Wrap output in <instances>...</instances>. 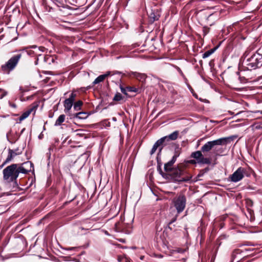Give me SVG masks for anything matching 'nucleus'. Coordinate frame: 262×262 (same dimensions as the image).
Segmentation results:
<instances>
[{
	"label": "nucleus",
	"mask_w": 262,
	"mask_h": 262,
	"mask_svg": "<svg viewBox=\"0 0 262 262\" xmlns=\"http://www.w3.org/2000/svg\"><path fill=\"white\" fill-rule=\"evenodd\" d=\"M244 70H251L262 66V55L255 53L249 57H245L241 61Z\"/></svg>",
	"instance_id": "obj_1"
},
{
	"label": "nucleus",
	"mask_w": 262,
	"mask_h": 262,
	"mask_svg": "<svg viewBox=\"0 0 262 262\" xmlns=\"http://www.w3.org/2000/svg\"><path fill=\"white\" fill-rule=\"evenodd\" d=\"M233 138V136H231L208 141L201 147V151L203 152H207L211 150L215 145H226L230 143Z\"/></svg>",
	"instance_id": "obj_2"
},
{
	"label": "nucleus",
	"mask_w": 262,
	"mask_h": 262,
	"mask_svg": "<svg viewBox=\"0 0 262 262\" xmlns=\"http://www.w3.org/2000/svg\"><path fill=\"white\" fill-rule=\"evenodd\" d=\"M3 178L8 182H12L15 181L18 178L17 172V164H13L7 166L3 170Z\"/></svg>",
	"instance_id": "obj_3"
},
{
	"label": "nucleus",
	"mask_w": 262,
	"mask_h": 262,
	"mask_svg": "<svg viewBox=\"0 0 262 262\" xmlns=\"http://www.w3.org/2000/svg\"><path fill=\"white\" fill-rule=\"evenodd\" d=\"M21 57V54H17L11 57L5 64L1 67V70L4 73H9L16 67L18 61Z\"/></svg>",
	"instance_id": "obj_4"
},
{
	"label": "nucleus",
	"mask_w": 262,
	"mask_h": 262,
	"mask_svg": "<svg viewBox=\"0 0 262 262\" xmlns=\"http://www.w3.org/2000/svg\"><path fill=\"white\" fill-rule=\"evenodd\" d=\"M250 175L247 168L239 167L229 177V179L232 182L236 183L241 181L245 176L248 177Z\"/></svg>",
	"instance_id": "obj_5"
},
{
	"label": "nucleus",
	"mask_w": 262,
	"mask_h": 262,
	"mask_svg": "<svg viewBox=\"0 0 262 262\" xmlns=\"http://www.w3.org/2000/svg\"><path fill=\"white\" fill-rule=\"evenodd\" d=\"M159 173L165 179H173L174 181L179 182L181 180V176L183 171L179 168H174L168 173H164L160 167L158 168Z\"/></svg>",
	"instance_id": "obj_6"
},
{
	"label": "nucleus",
	"mask_w": 262,
	"mask_h": 262,
	"mask_svg": "<svg viewBox=\"0 0 262 262\" xmlns=\"http://www.w3.org/2000/svg\"><path fill=\"white\" fill-rule=\"evenodd\" d=\"M172 203L174 207L176 208L177 212L180 213L182 212L185 208L186 198L184 195L180 194L173 199Z\"/></svg>",
	"instance_id": "obj_7"
},
{
	"label": "nucleus",
	"mask_w": 262,
	"mask_h": 262,
	"mask_svg": "<svg viewBox=\"0 0 262 262\" xmlns=\"http://www.w3.org/2000/svg\"><path fill=\"white\" fill-rule=\"evenodd\" d=\"M201 150L193 152L191 155V157L194 158L197 163L199 164H210L211 163L210 160L208 158H205Z\"/></svg>",
	"instance_id": "obj_8"
},
{
	"label": "nucleus",
	"mask_w": 262,
	"mask_h": 262,
	"mask_svg": "<svg viewBox=\"0 0 262 262\" xmlns=\"http://www.w3.org/2000/svg\"><path fill=\"white\" fill-rule=\"evenodd\" d=\"M32 165L33 164L30 161L24 163L21 166L19 167H18V165H17V172H18V176L20 173L26 174L31 171Z\"/></svg>",
	"instance_id": "obj_9"
},
{
	"label": "nucleus",
	"mask_w": 262,
	"mask_h": 262,
	"mask_svg": "<svg viewBox=\"0 0 262 262\" xmlns=\"http://www.w3.org/2000/svg\"><path fill=\"white\" fill-rule=\"evenodd\" d=\"M22 153V150L18 148L12 150L9 149L8 150V156L6 159L5 163L11 161L16 156L20 155Z\"/></svg>",
	"instance_id": "obj_10"
},
{
	"label": "nucleus",
	"mask_w": 262,
	"mask_h": 262,
	"mask_svg": "<svg viewBox=\"0 0 262 262\" xmlns=\"http://www.w3.org/2000/svg\"><path fill=\"white\" fill-rule=\"evenodd\" d=\"M178 157L179 154L175 153L171 160L164 164V170L165 171V173H168L173 169L172 168V166L176 161V160Z\"/></svg>",
	"instance_id": "obj_11"
},
{
	"label": "nucleus",
	"mask_w": 262,
	"mask_h": 262,
	"mask_svg": "<svg viewBox=\"0 0 262 262\" xmlns=\"http://www.w3.org/2000/svg\"><path fill=\"white\" fill-rule=\"evenodd\" d=\"M130 77H133L136 78L138 80L144 82L147 78V76L144 73H138L137 72H131L129 73Z\"/></svg>",
	"instance_id": "obj_12"
},
{
	"label": "nucleus",
	"mask_w": 262,
	"mask_h": 262,
	"mask_svg": "<svg viewBox=\"0 0 262 262\" xmlns=\"http://www.w3.org/2000/svg\"><path fill=\"white\" fill-rule=\"evenodd\" d=\"M149 17L150 21L151 23H153L155 21L158 20L159 19L160 17V14L159 12L157 10H151V12L149 14Z\"/></svg>",
	"instance_id": "obj_13"
},
{
	"label": "nucleus",
	"mask_w": 262,
	"mask_h": 262,
	"mask_svg": "<svg viewBox=\"0 0 262 262\" xmlns=\"http://www.w3.org/2000/svg\"><path fill=\"white\" fill-rule=\"evenodd\" d=\"M179 134L178 131H175L172 133L170 134L168 136H165L162 137V138H164V142L165 141H169V140H175L177 139Z\"/></svg>",
	"instance_id": "obj_14"
},
{
	"label": "nucleus",
	"mask_w": 262,
	"mask_h": 262,
	"mask_svg": "<svg viewBox=\"0 0 262 262\" xmlns=\"http://www.w3.org/2000/svg\"><path fill=\"white\" fill-rule=\"evenodd\" d=\"M164 143V138H161L157 140L152 146L150 151V155H153L157 150L158 147Z\"/></svg>",
	"instance_id": "obj_15"
},
{
	"label": "nucleus",
	"mask_w": 262,
	"mask_h": 262,
	"mask_svg": "<svg viewBox=\"0 0 262 262\" xmlns=\"http://www.w3.org/2000/svg\"><path fill=\"white\" fill-rule=\"evenodd\" d=\"M73 102H71L69 100L66 99L64 101V112L66 113H67L69 112V111L71 110L72 106H73Z\"/></svg>",
	"instance_id": "obj_16"
},
{
	"label": "nucleus",
	"mask_w": 262,
	"mask_h": 262,
	"mask_svg": "<svg viewBox=\"0 0 262 262\" xmlns=\"http://www.w3.org/2000/svg\"><path fill=\"white\" fill-rule=\"evenodd\" d=\"M65 117L66 116L64 115H60L55 123V126L60 125L61 123L64 121Z\"/></svg>",
	"instance_id": "obj_17"
},
{
	"label": "nucleus",
	"mask_w": 262,
	"mask_h": 262,
	"mask_svg": "<svg viewBox=\"0 0 262 262\" xmlns=\"http://www.w3.org/2000/svg\"><path fill=\"white\" fill-rule=\"evenodd\" d=\"M104 76H105L103 75L99 76L97 78H96L95 79V80L93 82V84L95 85L103 81L105 79Z\"/></svg>",
	"instance_id": "obj_18"
},
{
	"label": "nucleus",
	"mask_w": 262,
	"mask_h": 262,
	"mask_svg": "<svg viewBox=\"0 0 262 262\" xmlns=\"http://www.w3.org/2000/svg\"><path fill=\"white\" fill-rule=\"evenodd\" d=\"M31 112H32V110H28V111L24 112L21 115V116L19 117V120L20 121H22V120L25 119L26 118H27L30 115V114H31Z\"/></svg>",
	"instance_id": "obj_19"
},
{
	"label": "nucleus",
	"mask_w": 262,
	"mask_h": 262,
	"mask_svg": "<svg viewBox=\"0 0 262 262\" xmlns=\"http://www.w3.org/2000/svg\"><path fill=\"white\" fill-rule=\"evenodd\" d=\"M82 104L83 103L81 100L77 101L74 105V109L76 111L80 110Z\"/></svg>",
	"instance_id": "obj_20"
},
{
	"label": "nucleus",
	"mask_w": 262,
	"mask_h": 262,
	"mask_svg": "<svg viewBox=\"0 0 262 262\" xmlns=\"http://www.w3.org/2000/svg\"><path fill=\"white\" fill-rule=\"evenodd\" d=\"M123 98V97L120 93H117L113 98V100L116 101H119L122 100Z\"/></svg>",
	"instance_id": "obj_21"
},
{
	"label": "nucleus",
	"mask_w": 262,
	"mask_h": 262,
	"mask_svg": "<svg viewBox=\"0 0 262 262\" xmlns=\"http://www.w3.org/2000/svg\"><path fill=\"white\" fill-rule=\"evenodd\" d=\"M214 52L213 49H211L205 52L202 55L203 58H206L209 57Z\"/></svg>",
	"instance_id": "obj_22"
},
{
	"label": "nucleus",
	"mask_w": 262,
	"mask_h": 262,
	"mask_svg": "<svg viewBox=\"0 0 262 262\" xmlns=\"http://www.w3.org/2000/svg\"><path fill=\"white\" fill-rule=\"evenodd\" d=\"M252 127L253 130L262 128V124L255 123L252 126Z\"/></svg>",
	"instance_id": "obj_23"
},
{
	"label": "nucleus",
	"mask_w": 262,
	"mask_h": 262,
	"mask_svg": "<svg viewBox=\"0 0 262 262\" xmlns=\"http://www.w3.org/2000/svg\"><path fill=\"white\" fill-rule=\"evenodd\" d=\"M85 113L79 112V113H76L75 115V117L77 118H79V119H84L85 118V117H83V116H82V115H85Z\"/></svg>",
	"instance_id": "obj_24"
},
{
	"label": "nucleus",
	"mask_w": 262,
	"mask_h": 262,
	"mask_svg": "<svg viewBox=\"0 0 262 262\" xmlns=\"http://www.w3.org/2000/svg\"><path fill=\"white\" fill-rule=\"evenodd\" d=\"M126 90L130 92H137L138 91V89L133 86H127Z\"/></svg>",
	"instance_id": "obj_25"
},
{
	"label": "nucleus",
	"mask_w": 262,
	"mask_h": 262,
	"mask_svg": "<svg viewBox=\"0 0 262 262\" xmlns=\"http://www.w3.org/2000/svg\"><path fill=\"white\" fill-rule=\"evenodd\" d=\"M75 97H76V94L72 93L70 95L69 98L68 99H66L70 100L71 102H74V101H75Z\"/></svg>",
	"instance_id": "obj_26"
},
{
	"label": "nucleus",
	"mask_w": 262,
	"mask_h": 262,
	"mask_svg": "<svg viewBox=\"0 0 262 262\" xmlns=\"http://www.w3.org/2000/svg\"><path fill=\"white\" fill-rule=\"evenodd\" d=\"M191 178H192L191 176H188V177H186L185 178H181V180H179V182H188V181H189L191 180Z\"/></svg>",
	"instance_id": "obj_27"
},
{
	"label": "nucleus",
	"mask_w": 262,
	"mask_h": 262,
	"mask_svg": "<svg viewBox=\"0 0 262 262\" xmlns=\"http://www.w3.org/2000/svg\"><path fill=\"white\" fill-rule=\"evenodd\" d=\"M52 1L58 7H60L62 4L63 0H52Z\"/></svg>",
	"instance_id": "obj_28"
},
{
	"label": "nucleus",
	"mask_w": 262,
	"mask_h": 262,
	"mask_svg": "<svg viewBox=\"0 0 262 262\" xmlns=\"http://www.w3.org/2000/svg\"><path fill=\"white\" fill-rule=\"evenodd\" d=\"M120 90H121V91L122 93L125 94V95H127V93H126V88H123L121 85H120Z\"/></svg>",
	"instance_id": "obj_29"
},
{
	"label": "nucleus",
	"mask_w": 262,
	"mask_h": 262,
	"mask_svg": "<svg viewBox=\"0 0 262 262\" xmlns=\"http://www.w3.org/2000/svg\"><path fill=\"white\" fill-rule=\"evenodd\" d=\"M203 32H204V35H206L209 32V29L206 27H204Z\"/></svg>",
	"instance_id": "obj_30"
},
{
	"label": "nucleus",
	"mask_w": 262,
	"mask_h": 262,
	"mask_svg": "<svg viewBox=\"0 0 262 262\" xmlns=\"http://www.w3.org/2000/svg\"><path fill=\"white\" fill-rule=\"evenodd\" d=\"M7 92H3V94L1 95L0 96V99H3L6 95H7Z\"/></svg>",
	"instance_id": "obj_31"
},
{
	"label": "nucleus",
	"mask_w": 262,
	"mask_h": 262,
	"mask_svg": "<svg viewBox=\"0 0 262 262\" xmlns=\"http://www.w3.org/2000/svg\"><path fill=\"white\" fill-rule=\"evenodd\" d=\"M178 253H184L185 250L182 249H181V248H178L176 250Z\"/></svg>",
	"instance_id": "obj_32"
},
{
	"label": "nucleus",
	"mask_w": 262,
	"mask_h": 262,
	"mask_svg": "<svg viewBox=\"0 0 262 262\" xmlns=\"http://www.w3.org/2000/svg\"><path fill=\"white\" fill-rule=\"evenodd\" d=\"M111 75V72L110 71H108L105 74H103V75H104V78L105 79L108 77V76H110Z\"/></svg>",
	"instance_id": "obj_33"
},
{
	"label": "nucleus",
	"mask_w": 262,
	"mask_h": 262,
	"mask_svg": "<svg viewBox=\"0 0 262 262\" xmlns=\"http://www.w3.org/2000/svg\"><path fill=\"white\" fill-rule=\"evenodd\" d=\"M190 163L191 164H195L197 163L196 161L195 160H192L190 161Z\"/></svg>",
	"instance_id": "obj_34"
},
{
	"label": "nucleus",
	"mask_w": 262,
	"mask_h": 262,
	"mask_svg": "<svg viewBox=\"0 0 262 262\" xmlns=\"http://www.w3.org/2000/svg\"><path fill=\"white\" fill-rule=\"evenodd\" d=\"M11 106L13 107H16V105L15 104H11Z\"/></svg>",
	"instance_id": "obj_35"
},
{
	"label": "nucleus",
	"mask_w": 262,
	"mask_h": 262,
	"mask_svg": "<svg viewBox=\"0 0 262 262\" xmlns=\"http://www.w3.org/2000/svg\"><path fill=\"white\" fill-rule=\"evenodd\" d=\"M176 219H173L170 223V224L172 223V222H174L176 221Z\"/></svg>",
	"instance_id": "obj_36"
},
{
	"label": "nucleus",
	"mask_w": 262,
	"mask_h": 262,
	"mask_svg": "<svg viewBox=\"0 0 262 262\" xmlns=\"http://www.w3.org/2000/svg\"><path fill=\"white\" fill-rule=\"evenodd\" d=\"M74 248H73V247H71V248H68V250H72V249H73Z\"/></svg>",
	"instance_id": "obj_37"
},
{
	"label": "nucleus",
	"mask_w": 262,
	"mask_h": 262,
	"mask_svg": "<svg viewBox=\"0 0 262 262\" xmlns=\"http://www.w3.org/2000/svg\"><path fill=\"white\" fill-rule=\"evenodd\" d=\"M162 147H160V149H159V151L161 152V150H162Z\"/></svg>",
	"instance_id": "obj_38"
},
{
	"label": "nucleus",
	"mask_w": 262,
	"mask_h": 262,
	"mask_svg": "<svg viewBox=\"0 0 262 262\" xmlns=\"http://www.w3.org/2000/svg\"><path fill=\"white\" fill-rule=\"evenodd\" d=\"M197 180H198L197 179H195V180H193V181L195 182V181H196Z\"/></svg>",
	"instance_id": "obj_39"
},
{
	"label": "nucleus",
	"mask_w": 262,
	"mask_h": 262,
	"mask_svg": "<svg viewBox=\"0 0 262 262\" xmlns=\"http://www.w3.org/2000/svg\"><path fill=\"white\" fill-rule=\"evenodd\" d=\"M1 91H2V90H1V89H0V92H1Z\"/></svg>",
	"instance_id": "obj_40"
}]
</instances>
